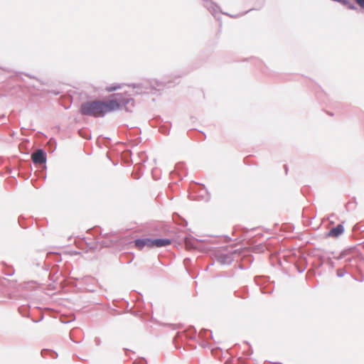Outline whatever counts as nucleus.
Instances as JSON below:
<instances>
[{"label": "nucleus", "instance_id": "nucleus-1", "mask_svg": "<svg viewBox=\"0 0 364 364\" xmlns=\"http://www.w3.org/2000/svg\"><path fill=\"white\" fill-rule=\"evenodd\" d=\"M117 107L118 104L114 100H94L82 102L80 113L83 116L103 117L107 113L117 110Z\"/></svg>", "mask_w": 364, "mask_h": 364}, {"label": "nucleus", "instance_id": "nucleus-2", "mask_svg": "<svg viewBox=\"0 0 364 364\" xmlns=\"http://www.w3.org/2000/svg\"><path fill=\"white\" fill-rule=\"evenodd\" d=\"M171 82H160L156 80H148L140 83H132L129 85V87L136 89L137 94H142L148 92L149 90H156V87H170Z\"/></svg>", "mask_w": 364, "mask_h": 364}, {"label": "nucleus", "instance_id": "nucleus-3", "mask_svg": "<svg viewBox=\"0 0 364 364\" xmlns=\"http://www.w3.org/2000/svg\"><path fill=\"white\" fill-rule=\"evenodd\" d=\"M246 251L242 249H237L230 251L227 253L217 252L215 254L216 260L223 265H230L235 260V255L245 256Z\"/></svg>", "mask_w": 364, "mask_h": 364}, {"label": "nucleus", "instance_id": "nucleus-4", "mask_svg": "<svg viewBox=\"0 0 364 364\" xmlns=\"http://www.w3.org/2000/svg\"><path fill=\"white\" fill-rule=\"evenodd\" d=\"M31 160L35 165H41L46 168L47 155L42 149H37L31 154Z\"/></svg>", "mask_w": 364, "mask_h": 364}, {"label": "nucleus", "instance_id": "nucleus-5", "mask_svg": "<svg viewBox=\"0 0 364 364\" xmlns=\"http://www.w3.org/2000/svg\"><path fill=\"white\" fill-rule=\"evenodd\" d=\"M115 95L119 96V97L112 99L111 100H114L118 104L117 109L123 107L127 112H132L129 105L131 104L132 107H133L134 104V100L132 97L121 96L119 94H116Z\"/></svg>", "mask_w": 364, "mask_h": 364}, {"label": "nucleus", "instance_id": "nucleus-6", "mask_svg": "<svg viewBox=\"0 0 364 364\" xmlns=\"http://www.w3.org/2000/svg\"><path fill=\"white\" fill-rule=\"evenodd\" d=\"M204 2V6L210 12V14L216 17L217 14H223L225 15L231 16L228 13L222 12L220 6L216 4L215 2L211 0H203ZM232 17H235V16H232Z\"/></svg>", "mask_w": 364, "mask_h": 364}, {"label": "nucleus", "instance_id": "nucleus-7", "mask_svg": "<svg viewBox=\"0 0 364 364\" xmlns=\"http://www.w3.org/2000/svg\"><path fill=\"white\" fill-rule=\"evenodd\" d=\"M345 231L343 223L338 224L336 226L333 227L326 234L327 237L337 238L341 236Z\"/></svg>", "mask_w": 364, "mask_h": 364}, {"label": "nucleus", "instance_id": "nucleus-8", "mask_svg": "<svg viewBox=\"0 0 364 364\" xmlns=\"http://www.w3.org/2000/svg\"><path fill=\"white\" fill-rule=\"evenodd\" d=\"M134 246L139 250H142L144 247L152 248V238H137L134 240Z\"/></svg>", "mask_w": 364, "mask_h": 364}, {"label": "nucleus", "instance_id": "nucleus-9", "mask_svg": "<svg viewBox=\"0 0 364 364\" xmlns=\"http://www.w3.org/2000/svg\"><path fill=\"white\" fill-rule=\"evenodd\" d=\"M172 243L169 238H152V248L167 247Z\"/></svg>", "mask_w": 364, "mask_h": 364}, {"label": "nucleus", "instance_id": "nucleus-10", "mask_svg": "<svg viewBox=\"0 0 364 364\" xmlns=\"http://www.w3.org/2000/svg\"><path fill=\"white\" fill-rule=\"evenodd\" d=\"M198 337L201 338L203 339L202 343L200 344L203 347H205L206 340L210 337V338H213V333L212 331H209L208 329L203 328L198 333Z\"/></svg>", "mask_w": 364, "mask_h": 364}, {"label": "nucleus", "instance_id": "nucleus-11", "mask_svg": "<svg viewBox=\"0 0 364 364\" xmlns=\"http://www.w3.org/2000/svg\"><path fill=\"white\" fill-rule=\"evenodd\" d=\"M199 186V196L198 197L200 198L202 200H204L205 201L209 200L210 196L208 194V192L205 188V186L203 184H198Z\"/></svg>", "mask_w": 364, "mask_h": 364}, {"label": "nucleus", "instance_id": "nucleus-12", "mask_svg": "<svg viewBox=\"0 0 364 364\" xmlns=\"http://www.w3.org/2000/svg\"><path fill=\"white\" fill-rule=\"evenodd\" d=\"M186 244L190 245L191 247L198 249L199 247L198 246L197 243L198 242H203L205 240H198L197 238H195L193 237H186Z\"/></svg>", "mask_w": 364, "mask_h": 364}, {"label": "nucleus", "instance_id": "nucleus-13", "mask_svg": "<svg viewBox=\"0 0 364 364\" xmlns=\"http://www.w3.org/2000/svg\"><path fill=\"white\" fill-rule=\"evenodd\" d=\"M186 337L188 339H196V329L193 326H190L185 331Z\"/></svg>", "mask_w": 364, "mask_h": 364}, {"label": "nucleus", "instance_id": "nucleus-14", "mask_svg": "<svg viewBox=\"0 0 364 364\" xmlns=\"http://www.w3.org/2000/svg\"><path fill=\"white\" fill-rule=\"evenodd\" d=\"M354 249H355V247H350L343 250V251L341 252L339 255L337 257H336V259L341 260L342 259L346 258V256H348V255H350L353 252Z\"/></svg>", "mask_w": 364, "mask_h": 364}, {"label": "nucleus", "instance_id": "nucleus-15", "mask_svg": "<svg viewBox=\"0 0 364 364\" xmlns=\"http://www.w3.org/2000/svg\"><path fill=\"white\" fill-rule=\"evenodd\" d=\"M29 305H22L18 307V310L21 316L24 317H28L29 316Z\"/></svg>", "mask_w": 364, "mask_h": 364}, {"label": "nucleus", "instance_id": "nucleus-16", "mask_svg": "<svg viewBox=\"0 0 364 364\" xmlns=\"http://www.w3.org/2000/svg\"><path fill=\"white\" fill-rule=\"evenodd\" d=\"M248 293V289L246 287H242V289L240 291H235V296L238 298H245V294H247Z\"/></svg>", "mask_w": 364, "mask_h": 364}, {"label": "nucleus", "instance_id": "nucleus-17", "mask_svg": "<svg viewBox=\"0 0 364 364\" xmlns=\"http://www.w3.org/2000/svg\"><path fill=\"white\" fill-rule=\"evenodd\" d=\"M46 354H50L53 358H56L58 357L57 353L53 350H50L48 349H43L41 350V355L43 357H45Z\"/></svg>", "mask_w": 364, "mask_h": 364}, {"label": "nucleus", "instance_id": "nucleus-18", "mask_svg": "<svg viewBox=\"0 0 364 364\" xmlns=\"http://www.w3.org/2000/svg\"><path fill=\"white\" fill-rule=\"evenodd\" d=\"M121 87L119 84H112L109 87H107L106 90L107 92H114Z\"/></svg>", "mask_w": 364, "mask_h": 364}, {"label": "nucleus", "instance_id": "nucleus-19", "mask_svg": "<svg viewBox=\"0 0 364 364\" xmlns=\"http://www.w3.org/2000/svg\"><path fill=\"white\" fill-rule=\"evenodd\" d=\"M264 278H263L262 277L257 276L255 277V282L256 284L258 286H262V283L264 282Z\"/></svg>", "mask_w": 364, "mask_h": 364}, {"label": "nucleus", "instance_id": "nucleus-20", "mask_svg": "<svg viewBox=\"0 0 364 364\" xmlns=\"http://www.w3.org/2000/svg\"><path fill=\"white\" fill-rule=\"evenodd\" d=\"M346 273L344 269H337L336 275L338 277H343Z\"/></svg>", "mask_w": 364, "mask_h": 364}, {"label": "nucleus", "instance_id": "nucleus-21", "mask_svg": "<svg viewBox=\"0 0 364 364\" xmlns=\"http://www.w3.org/2000/svg\"><path fill=\"white\" fill-rule=\"evenodd\" d=\"M260 291L262 294H271L273 291V288L270 287L267 289L265 287H261Z\"/></svg>", "mask_w": 364, "mask_h": 364}, {"label": "nucleus", "instance_id": "nucleus-22", "mask_svg": "<svg viewBox=\"0 0 364 364\" xmlns=\"http://www.w3.org/2000/svg\"><path fill=\"white\" fill-rule=\"evenodd\" d=\"M323 257H318L317 267H321L323 264Z\"/></svg>", "mask_w": 364, "mask_h": 364}, {"label": "nucleus", "instance_id": "nucleus-23", "mask_svg": "<svg viewBox=\"0 0 364 364\" xmlns=\"http://www.w3.org/2000/svg\"><path fill=\"white\" fill-rule=\"evenodd\" d=\"M15 273V271L14 269H11V270H9L7 272H4V274L9 277L13 276Z\"/></svg>", "mask_w": 364, "mask_h": 364}, {"label": "nucleus", "instance_id": "nucleus-24", "mask_svg": "<svg viewBox=\"0 0 364 364\" xmlns=\"http://www.w3.org/2000/svg\"><path fill=\"white\" fill-rule=\"evenodd\" d=\"M353 259V257H348L345 259V262L346 263V266L348 267L350 264V262Z\"/></svg>", "mask_w": 364, "mask_h": 364}, {"label": "nucleus", "instance_id": "nucleus-25", "mask_svg": "<svg viewBox=\"0 0 364 364\" xmlns=\"http://www.w3.org/2000/svg\"><path fill=\"white\" fill-rule=\"evenodd\" d=\"M356 3L362 8L364 9V0H355Z\"/></svg>", "mask_w": 364, "mask_h": 364}, {"label": "nucleus", "instance_id": "nucleus-26", "mask_svg": "<svg viewBox=\"0 0 364 364\" xmlns=\"http://www.w3.org/2000/svg\"><path fill=\"white\" fill-rule=\"evenodd\" d=\"M50 142H53V144H55L54 148L50 149V152H53L55 150V149H56V141H55V140L54 139L51 138L50 139Z\"/></svg>", "mask_w": 364, "mask_h": 364}, {"label": "nucleus", "instance_id": "nucleus-27", "mask_svg": "<svg viewBox=\"0 0 364 364\" xmlns=\"http://www.w3.org/2000/svg\"><path fill=\"white\" fill-rule=\"evenodd\" d=\"M296 269L297 271L299 272V273H302L303 272H304V270L306 269V266L304 267H299V266H296Z\"/></svg>", "mask_w": 364, "mask_h": 364}, {"label": "nucleus", "instance_id": "nucleus-28", "mask_svg": "<svg viewBox=\"0 0 364 364\" xmlns=\"http://www.w3.org/2000/svg\"><path fill=\"white\" fill-rule=\"evenodd\" d=\"M327 263L331 267H334L335 264H334V262L332 261V259L329 257L327 260Z\"/></svg>", "mask_w": 364, "mask_h": 364}, {"label": "nucleus", "instance_id": "nucleus-29", "mask_svg": "<svg viewBox=\"0 0 364 364\" xmlns=\"http://www.w3.org/2000/svg\"><path fill=\"white\" fill-rule=\"evenodd\" d=\"M138 364H147V361L144 358H141Z\"/></svg>", "mask_w": 364, "mask_h": 364}, {"label": "nucleus", "instance_id": "nucleus-30", "mask_svg": "<svg viewBox=\"0 0 364 364\" xmlns=\"http://www.w3.org/2000/svg\"><path fill=\"white\" fill-rule=\"evenodd\" d=\"M95 343L96 346H100L101 343V341L99 338H95Z\"/></svg>", "mask_w": 364, "mask_h": 364}, {"label": "nucleus", "instance_id": "nucleus-31", "mask_svg": "<svg viewBox=\"0 0 364 364\" xmlns=\"http://www.w3.org/2000/svg\"><path fill=\"white\" fill-rule=\"evenodd\" d=\"M55 260L56 262H60V261H61V256H60V255H58H58H55Z\"/></svg>", "mask_w": 364, "mask_h": 364}, {"label": "nucleus", "instance_id": "nucleus-32", "mask_svg": "<svg viewBox=\"0 0 364 364\" xmlns=\"http://www.w3.org/2000/svg\"><path fill=\"white\" fill-rule=\"evenodd\" d=\"M18 223H19V225L21 228H26V226L23 223H21V218H18Z\"/></svg>", "mask_w": 364, "mask_h": 364}, {"label": "nucleus", "instance_id": "nucleus-33", "mask_svg": "<svg viewBox=\"0 0 364 364\" xmlns=\"http://www.w3.org/2000/svg\"><path fill=\"white\" fill-rule=\"evenodd\" d=\"M43 317H44V316H43V315H41V318H38V320H34V319H33V321L34 323H38V322H40L41 321H42V320H43Z\"/></svg>", "mask_w": 364, "mask_h": 364}, {"label": "nucleus", "instance_id": "nucleus-34", "mask_svg": "<svg viewBox=\"0 0 364 364\" xmlns=\"http://www.w3.org/2000/svg\"><path fill=\"white\" fill-rule=\"evenodd\" d=\"M161 132H162L164 134H168L169 132V130H164L162 128H160Z\"/></svg>", "mask_w": 364, "mask_h": 364}, {"label": "nucleus", "instance_id": "nucleus-35", "mask_svg": "<svg viewBox=\"0 0 364 364\" xmlns=\"http://www.w3.org/2000/svg\"><path fill=\"white\" fill-rule=\"evenodd\" d=\"M82 137H84L85 139H90L91 138V136L90 134H86L85 135H81Z\"/></svg>", "mask_w": 364, "mask_h": 364}, {"label": "nucleus", "instance_id": "nucleus-36", "mask_svg": "<svg viewBox=\"0 0 364 364\" xmlns=\"http://www.w3.org/2000/svg\"><path fill=\"white\" fill-rule=\"evenodd\" d=\"M191 262V259H190V258H188V257H187V258H186V259H184V264H185V265H186V264H187V263H188V262Z\"/></svg>", "mask_w": 364, "mask_h": 364}, {"label": "nucleus", "instance_id": "nucleus-37", "mask_svg": "<svg viewBox=\"0 0 364 364\" xmlns=\"http://www.w3.org/2000/svg\"><path fill=\"white\" fill-rule=\"evenodd\" d=\"M247 260L250 262H253V258H252V256L250 255L247 257Z\"/></svg>", "mask_w": 364, "mask_h": 364}, {"label": "nucleus", "instance_id": "nucleus-38", "mask_svg": "<svg viewBox=\"0 0 364 364\" xmlns=\"http://www.w3.org/2000/svg\"><path fill=\"white\" fill-rule=\"evenodd\" d=\"M284 168L285 170L286 174H287V171H288V166H287V165H284Z\"/></svg>", "mask_w": 364, "mask_h": 364}, {"label": "nucleus", "instance_id": "nucleus-39", "mask_svg": "<svg viewBox=\"0 0 364 364\" xmlns=\"http://www.w3.org/2000/svg\"><path fill=\"white\" fill-rule=\"evenodd\" d=\"M133 177L135 178V179H139L140 178V176L139 175H137V174H135L134 175L133 174Z\"/></svg>", "mask_w": 364, "mask_h": 364}, {"label": "nucleus", "instance_id": "nucleus-40", "mask_svg": "<svg viewBox=\"0 0 364 364\" xmlns=\"http://www.w3.org/2000/svg\"><path fill=\"white\" fill-rule=\"evenodd\" d=\"M252 353H253V350H250V351L248 352V354H247V355H252Z\"/></svg>", "mask_w": 364, "mask_h": 364}, {"label": "nucleus", "instance_id": "nucleus-41", "mask_svg": "<svg viewBox=\"0 0 364 364\" xmlns=\"http://www.w3.org/2000/svg\"><path fill=\"white\" fill-rule=\"evenodd\" d=\"M214 264H215V262H210L208 266V267H211V266L214 265Z\"/></svg>", "mask_w": 364, "mask_h": 364}, {"label": "nucleus", "instance_id": "nucleus-42", "mask_svg": "<svg viewBox=\"0 0 364 364\" xmlns=\"http://www.w3.org/2000/svg\"><path fill=\"white\" fill-rule=\"evenodd\" d=\"M176 337H177V336H176V337L173 338V341L175 342L176 347V348H178V345L176 343Z\"/></svg>", "mask_w": 364, "mask_h": 364}, {"label": "nucleus", "instance_id": "nucleus-43", "mask_svg": "<svg viewBox=\"0 0 364 364\" xmlns=\"http://www.w3.org/2000/svg\"><path fill=\"white\" fill-rule=\"evenodd\" d=\"M183 222H184V225L185 226H186L188 225V222L183 219Z\"/></svg>", "mask_w": 364, "mask_h": 364}, {"label": "nucleus", "instance_id": "nucleus-44", "mask_svg": "<svg viewBox=\"0 0 364 364\" xmlns=\"http://www.w3.org/2000/svg\"><path fill=\"white\" fill-rule=\"evenodd\" d=\"M354 279H355V280H357V279H355V278H354ZM358 281H359V282H363V277H362V278H360V279H358Z\"/></svg>", "mask_w": 364, "mask_h": 364}, {"label": "nucleus", "instance_id": "nucleus-45", "mask_svg": "<svg viewBox=\"0 0 364 364\" xmlns=\"http://www.w3.org/2000/svg\"><path fill=\"white\" fill-rule=\"evenodd\" d=\"M190 198H191V199H194L195 196H193L192 194H191V195H190Z\"/></svg>", "mask_w": 364, "mask_h": 364}, {"label": "nucleus", "instance_id": "nucleus-46", "mask_svg": "<svg viewBox=\"0 0 364 364\" xmlns=\"http://www.w3.org/2000/svg\"><path fill=\"white\" fill-rule=\"evenodd\" d=\"M99 230H100V235H102V232L101 231V228H99ZM97 230H98V228L96 230V231H97Z\"/></svg>", "mask_w": 364, "mask_h": 364}, {"label": "nucleus", "instance_id": "nucleus-47", "mask_svg": "<svg viewBox=\"0 0 364 364\" xmlns=\"http://www.w3.org/2000/svg\"><path fill=\"white\" fill-rule=\"evenodd\" d=\"M130 312H131V314H133V315H136V312H134V311H130Z\"/></svg>", "mask_w": 364, "mask_h": 364}, {"label": "nucleus", "instance_id": "nucleus-48", "mask_svg": "<svg viewBox=\"0 0 364 364\" xmlns=\"http://www.w3.org/2000/svg\"><path fill=\"white\" fill-rule=\"evenodd\" d=\"M210 268V267L207 266L206 268L205 269V271H208V269Z\"/></svg>", "mask_w": 364, "mask_h": 364}, {"label": "nucleus", "instance_id": "nucleus-49", "mask_svg": "<svg viewBox=\"0 0 364 364\" xmlns=\"http://www.w3.org/2000/svg\"><path fill=\"white\" fill-rule=\"evenodd\" d=\"M124 302L127 304V306H129V302L127 301H124Z\"/></svg>", "mask_w": 364, "mask_h": 364}, {"label": "nucleus", "instance_id": "nucleus-50", "mask_svg": "<svg viewBox=\"0 0 364 364\" xmlns=\"http://www.w3.org/2000/svg\"><path fill=\"white\" fill-rule=\"evenodd\" d=\"M27 76H28L30 78H33V77L31 76V75H26Z\"/></svg>", "mask_w": 364, "mask_h": 364}, {"label": "nucleus", "instance_id": "nucleus-51", "mask_svg": "<svg viewBox=\"0 0 364 364\" xmlns=\"http://www.w3.org/2000/svg\"><path fill=\"white\" fill-rule=\"evenodd\" d=\"M101 243H102V246H105V242H104L103 241H102V242H101Z\"/></svg>", "mask_w": 364, "mask_h": 364}, {"label": "nucleus", "instance_id": "nucleus-52", "mask_svg": "<svg viewBox=\"0 0 364 364\" xmlns=\"http://www.w3.org/2000/svg\"><path fill=\"white\" fill-rule=\"evenodd\" d=\"M124 350H125V352H126V353H127V351H129V349H127V348H125V349H124Z\"/></svg>", "mask_w": 364, "mask_h": 364}]
</instances>
